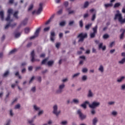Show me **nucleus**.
I'll return each mask as SVG.
<instances>
[{"label": "nucleus", "mask_w": 125, "mask_h": 125, "mask_svg": "<svg viewBox=\"0 0 125 125\" xmlns=\"http://www.w3.org/2000/svg\"><path fill=\"white\" fill-rule=\"evenodd\" d=\"M117 14L115 15L114 17V20H118L121 24H123V19L122 16V14L120 13L119 10L116 11Z\"/></svg>", "instance_id": "1"}, {"label": "nucleus", "mask_w": 125, "mask_h": 125, "mask_svg": "<svg viewBox=\"0 0 125 125\" xmlns=\"http://www.w3.org/2000/svg\"><path fill=\"white\" fill-rule=\"evenodd\" d=\"M65 88V84L62 83L59 85V89L56 91V93L59 94L63 92V90Z\"/></svg>", "instance_id": "2"}, {"label": "nucleus", "mask_w": 125, "mask_h": 125, "mask_svg": "<svg viewBox=\"0 0 125 125\" xmlns=\"http://www.w3.org/2000/svg\"><path fill=\"white\" fill-rule=\"evenodd\" d=\"M42 5H43L42 3H40L39 4V8H38V10L32 12V14H35V13H36L37 15L41 14L42 11Z\"/></svg>", "instance_id": "3"}, {"label": "nucleus", "mask_w": 125, "mask_h": 125, "mask_svg": "<svg viewBox=\"0 0 125 125\" xmlns=\"http://www.w3.org/2000/svg\"><path fill=\"white\" fill-rule=\"evenodd\" d=\"M53 113L55 114V115H56V116H58L59 114H60L61 111L60 110H58V105L57 104H55L53 106Z\"/></svg>", "instance_id": "4"}, {"label": "nucleus", "mask_w": 125, "mask_h": 125, "mask_svg": "<svg viewBox=\"0 0 125 125\" xmlns=\"http://www.w3.org/2000/svg\"><path fill=\"white\" fill-rule=\"evenodd\" d=\"M87 37V34L86 33H81L78 35V38H79V42H83L85 38Z\"/></svg>", "instance_id": "5"}, {"label": "nucleus", "mask_w": 125, "mask_h": 125, "mask_svg": "<svg viewBox=\"0 0 125 125\" xmlns=\"http://www.w3.org/2000/svg\"><path fill=\"white\" fill-rule=\"evenodd\" d=\"M100 105V103L98 102H93L91 104H89V107L92 109H94Z\"/></svg>", "instance_id": "6"}, {"label": "nucleus", "mask_w": 125, "mask_h": 125, "mask_svg": "<svg viewBox=\"0 0 125 125\" xmlns=\"http://www.w3.org/2000/svg\"><path fill=\"white\" fill-rule=\"evenodd\" d=\"M77 114L78 115H79L81 120H84L85 119H86V115H83L82 112V110L81 109H78L77 110Z\"/></svg>", "instance_id": "7"}, {"label": "nucleus", "mask_w": 125, "mask_h": 125, "mask_svg": "<svg viewBox=\"0 0 125 125\" xmlns=\"http://www.w3.org/2000/svg\"><path fill=\"white\" fill-rule=\"evenodd\" d=\"M93 32H91L90 34V37L91 39L95 37V35L97 33V25H96L94 28H93Z\"/></svg>", "instance_id": "8"}, {"label": "nucleus", "mask_w": 125, "mask_h": 125, "mask_svg": "<svg viewBox=\"0 0 125 125\" xmlns=\"http://www.w3.org/2000/svg\"><path fill=\"white\" fill-rule=\"evenodd\" d=\"M90 12H91V13H93L92 16L91 21H94V20H95V18H96V10L94 9H92L90 10Z\"/></svg>", "instance_id": "9"}, {"label": "nucleus", "mask_w": 125, "mask_h": 125, "mask_svg": "<svg viewBox=\"0 0 125 125\" xmlns=\"http://www.w3.org/2000/svg\"><path fill=\"white\" fill-rule=\"evenodd\" d=\"M12 12H13V10L12 9H9L8 10V16L7 18L6 19V21H12L11 20H10V15L12 14Z\"/></svg>", "instance_id": "10"}, {"label": "nucleus", "mask_w": 125, "mask_h": 125, "mask_svg": "<svg viewBox=\"0 0 125 125\" xmlns=\"http://www.w3.org/2000/svg\"><path fill=\"white\" fill-rule=\"evenodd\" d=\"M41 31V28H38L36 29V31L35 33V34L34 36H31L30 38V40H33V39H35V38H37L38 36H39V33H40V31Z\"/></svg>", "instance_id": "11"}, {"label": "nucleus", "mask_w": 125, "mask_h": 125, "mask_svg": "<svg viewBox=\"0 0 125 125\" xmlns=\"http://www.w3.org/2000/svg\"><path fill=\"white\" fill-rule=\"evenodd\" d=\"M50 40L51 42H54L55 40V33L54 31L51 32Z\"/></svg>", "instance_id": "12"}, {"label": "nucleus", "mask_w": 125, "mask_h": 125, "mask_svg": "<svg viewBox=\"0 0 125 125\" xmlns=\"http://www.w3.org/2000/svg\"><path fill=\"white\" fill-rule=\"evenodd\" d=\"M89 105V102L86 101L85 102H84L83 104H82L81 106V107H83V109H86V104Z\"/></svg>", "instance_id": "13"}, {"label": "nucleus", "mask_w": 125, "mask_h": 125, "mask_svg": "<svg viewBox=\"0 0 125 125\" xmlns=\"http://www.w3.org/2000/svg\"><path fill=\"white\" fill-rule=\"evenodd\" d=\"M80 58L82 59V60L80 61L79 64L80 65H83V62H84V61L85 60V56H82L80 57Z\"/></svg>", "instance_id": "14"}, {"label": "nucleus", "mask_w": 125, "mask_h": 125, "mask_svg": "<svg viewBox=\"0 0 125 125\" xmlns=\"http://www.w3.org/2000/svg\"><path fill=\"white\" fill-rule=\"evenodd\" d=\"M31 61L32 62H35L36 60L35 59V51H32L31 53Z\"/></svg>", "instance_id": "15"}, {"label": "nucleus", "mask_w": 125, "mask_h": 125, "mask_svg": "<svg viewBox=\"0 0 125 125\" xmlns=\"http://www.w3.org/2000/svg\"><path fill=\"white\" fill-rule=\"evenodd\" d=\"M102 49L105 50L106 49V46H103V43H100L99 45V49Z\"/></svg>", "instance_id": "16"}, {"label": "nucleus", "mask_w": 125, "mask_h": 125, "mask_svg": "<svg viewBox=\"0 0 125 125\" xmlns=\"http://www.w3.org/2000/svg\"><path fill=\"white\" fill-rule=\"evenodd\" d=\"M94 94H93V93H92V91H91V90H89L88 92V97H93Z\"/></svg>", "instance_id": "17"}, {"label": "nucleus", "mask_w": 125, "mask_h": 125, "mask_svg": "<svg viewBox=\"0 0 125 125\" xmlns=\"http://www.w3.org/2000/svg\"><path fill=\"white\" fill-rule=\"evenodd\" d=\"M121 32H122V33L120 35V39L121 40H123V39H124V35H125V30L124 29H122L121 30Z\"/></svg>", "instance_id": "18"}, {"label": "nucleus", "mask_w": 125, "mask_h": 125, "mask_svg": "<svg viewBox=\"0 0 125 125\" xmlns=\"http://www.w3.org/2000/svg\"><path fill=\"white\" fill-rule=\"evenodd\" d=\"M98 70L101 73H103L104 72V66L103 65H100Z\"/></svg>", "instance_id": "19"}, {"label": "nucleus", "mask_w": 125, "mask_h": 125, "mask_svg": "<svg viewBox=\"0 0 125 125\" xmlns=\"http://www.w3.org/2000/svg\"><path fill=\"white\" fill-rule=\"evenodd\" d=\"M125 79V76H121L120 78L117 79L118 83H122Z\"/></svg>", "instance_id": "20"}, {"label": "nucleus", "mask_w": 125, "mask_h": 125, "mask_svg": "<svg viewBox=\"0 0 125 125\" xmlns=\"http://www.w3.org/2000/svg\"><path fill=\"white\" fill-rule=\"evenodd\" d=\"M98 122V119H97L96 117L94 118L92 121L93 125H96V124H97Z\"/></svg>", "instance_id": "21"}, {"label": "nucleus", "mask_w": 125, "mask_h": 125, "mask_svg": "<svg viewBox=\"0 0 125 125\" xmlns=\"http://www.w3.org/2000/svg\"><path fill=\"white\" fill-rule=\"evenodd\" d=\"M54 16H55V15H53L51 18H50V19L47 21L45 23V24L46 25H48V24H49V23H50V22L51 21V20L53 19V18H54Z\"/></svg>", "instance_id": "22"}, {"label": "nucleus", "mask_w": 125, "mask_h": 125, "mask_svg": "<svg viewBox=\"0 0 125 125\" xmlns=\"http://www.w3.org/2000/svg\"><path fill=\"white\" fill-rule=\"evenodd\" d=\"M72 103L78 104L80 103V100H79L78 99H74L72 100Z\"/></svg>", "instance_id": "23"}, {"label": "nucleus", "mask_w": 125, "mask_h": 125, "mask_svg": "<svg viewBox=\"0 0 125 125\" xmlns=\"http://www.w3.org/2000/svg\"><path fill=\"white\" fill-rule=\"evenodd\" d=\"M33 108L35 110V111H40V110H41V108H40V107L37 106V105H33Z\"/></svg>", "instance_id": "24"}, {"label": "nucleus", "mask_w": 125, "mask_h": 125, "mask_svg": "<svg viewBox=\"0 0 125 125\" xmlns=\"http://www.w3.org/2000/svg\"><path fill=\"white\" fill-rule=\"evenodd\" d=\"M54 63V61H49L47 62L48 66H52Z\"/></svg>", "instance_id": "25"}, {"label": "nucleus", "mask_w": 125, "mask_h": 125, "mask_svg": "<svg viewBox=\"0 0 125 125\" xmlns=\"http://www.w3.org/2000/svg\"><path fill=\"white\" fill-rule=\"evenodd\" d=\"M18 13H19V12L16 11V12H15V13L13 14L14 17L16 19H18V16H17L18 15Z\"/></svg>", "instance_id": "26"}, {"label": "nucleus", "mask_w": 125, "mask_h": 125, "mask_svg": "<svg viewBox=\"0 0 125 125\" xmlns=\"http://www.w3.org/2000/svg\"><path fill=\"white\" fill-rule=\"evenodd\" d=\"M0 17L1 18V20H3L4 17L3 16V11H2L0 12Z\"/></svg>", "instance_id": "27"}, {"label": "nucleus", "mask_w": 125, "mask_h": 125, "mask_svg": "<svg viewBox=\"0 0 125 125\" xmlns=\"http://www.w3.org/2000/svg\"><path fill=\"white\" fill-rule=\"evenodd\" d=\"M118 63L119 64H125V58L122 59L121 60L119 61Z\"/></svg>", "instance_id": "28"}, {"label": "nucleus", "mask_w": 125, "mask_h": 125, "mask_svg": "<svg viewBox=\"0 0 125 125\" xmlns=\"http://www.w3.org/2000/svg\"><path fill=\"white\" fill-rule=\"evenodd\" d=\"M82 81H83V82H85V81L87 80V76L86 75L83 76L82 78Z\"/></svg>", "instance_id": "29"}, {"label": "nucleus", "mask_w": 125, "mask_h": 125, "mask_svg": "<svg viewBox=\"0 0 125 125\" xmlns=\"http://www.w3.org/2000/svg\"><path fill=\"white\" fill-rule=\"evenodd\" d=\"M67 11H68L69 14H74L75 13V11L70 10V8L67 9Z\"/></svg>", "instance_id": "30"}, {"label": "nucleus", "mask_w": 125, "mask_h": 125, "mask_svg": "<svg viewBox=\"0 0 125 125\" xmlns=\"http://www.w3.org/2000/svg\"><path fill=\"white\" fill-rule=\"evenodd\" d=\"M10 123H11V120H10V119H8L6 121L4 125H10Z\"/></svg>", "instance_id": "31"}, {"label": "nucleus", "mask_w": 125, "mask_h": 125, "mask_svg": "<svg viewBox=\"0 0 125 125\" xmlns=\"http://www.w3.org/2000/svg\"><path fill=\"white\" fill-rule=\"evenodd\" d=\"M68 124V121H63L61 123V125H67Z\"/></svg>", "instance_id": "32"}, {"label": "nucleus", "mask_w": 125, "mask_h": 125, "mask_svg": "<svg viewBox=\"0 0 125 125\" xmlns=\"http://www.w3.org/2000/svg\"><path fill=\"white\" fill-rule=\"evenodd\" d=\"M9 74V71L7 70L6 72H5V73L3 75V77H6L7 76H8Z\"/></svg>", "instance_id": "33"}, {"label": "nucleus", "mask_w": 125, "mask_h": 125, "mask_svg": "<svg viewBox=\"0 0 125 125\" xmlns=\"http://www.w3.org/2000/svg\"><path fill=\"white\" fill-rule=\"evenodd\" d=\"M92 25V23H90V24H87L86 26H85V29L86 30H88V29H89L91 27V25Z\"/></svg>", "instance_id": "34"}, {"label": "nucleus", "mask_w": 125, "mask_h": 125, "mask_svg": "<svg viewBox=\"0 0 125 125\" xmlns=\"http://www.w3.org/2000/svg\"><path fill=\"white\" fill-rule=\"evenodd\" d=\"M88 5H89V2H88V1H86L84 4V8H86V7H88Z\"/></svg>", "instance_id": "35"}, {"label": "nucleus", "mask_w": 125, "mask_h": 125, "mask_svg": "<svg viewBox=\"0 0 125 125\" xmlns=\"http://www.w3.org/2000/svg\"><path fill=\"white\" fill-rule=\"evenodd\" d=\"M24 31L25 34H28V33H30V28L29 27L25 28Z\"/></svg>", "instance_id": "36"}, {"label": "nucleus", "mask_w": 125, "mask_h": 125, "mask_svg": "<svg viewBox=\"0 0 125 125\" xmlns=\"http://www.w3.org/2000/svg\"><path fill=\"white\" fill-rule=\"evenodd\" d=\"M113 4L112 3H108V4H105L104 6L105 8H107V7H110V6H112Z\"/></svg>", "instance_id": "37"}, {"label": "nucleus", "mask_w": 125, "mask_h": 125, "mask_svg": "<svg viewBox=\"0 0 125 125\" xmlns=\"http://www.w3.org/2000/svg\"><path fill=\"white\" fill-rule=\"evenodd\" d=\"M80 73H76V74H75L74 75H73L72 76V78H73V79L75 78H77V77H79V76H80Z\"/></svg>", "instance_id": "38"}, {"label": "nucleus", "mask_w": 125, "mask_h": 125, "mask_svg": "<svg viewBox=\"0 0 125 125\" xmlns=\"http://www.w3.org/2000/svg\"><path fill=\"white\" fill-rule=\"evenodd\" d=\"M17 51V49H14L12 50L9 53V54H13L15 52H16Z\"/></svg>", "instance_id": "39"}, {"label": "nucleus", "mask_w": 125, "mask_h": 125, "mask_svg": "<svg viewBox=\"0 0 125 125\" xmlns=\"http://www.w3.org/2000/svg\"><path fill=\"white\" fill-rule=\"evenodd\" d=\"M20 36H21V33H16L15 34V37L16 38H19V37H20Z\"/></svg>", "instance_id": "40"}, {"label": "nucleus", "mask_w": 125, "mask_h": 125, "mask_svg": "<svg viewBox=\"0 0 125 125\" xmlns=\"http://www.w3.org/2000/svg\"><path fill=\"white\" fill-rule=\"evenodd\" d=\"M120 89H121V90H125V84H123L121 85Z\"/></svg>", "instance_id": "41"}, {"label": "nucleus", "mask_w": 125, "mask_h": 125, "mask_svg": "<svg viewBox=\"0 0 125 125\" xmlns=\"http://www.w3.org/2000/svg\"><path fill=\"white\" fill-rule=\"evenodd\" d=\"M115 103H116L115 101H110L108 103V105H115Z\"/></svg>", "instance_id": "42"}, {"label": "nucleus", "mask_w": 125, "mask_h": 125, "mask_svg": "<svg viewBox=\"0 0 125 125\" xmlns=\"http://www.w3.org/2000/svg\"><path fill=\"white\" fill-rule=\"evenodd\" d=\"M28 21V19H25L21 23L22 25H26Z\"/></svg>", "instance_id": "43"}, {"label": "nucleus", "mask_w": 125, "mask_h": 125, "mask_svg": "<svg viewBox=\"0 0 125 125\" xmlns=\"http://www.w3.org/2000/svg\"><path fill=\"white\" fill-rule=\"evenodd\" d=\"M111 114L112 115V116H117V115H118V112L116 111H113L111 112Z\"/></svg>", "instance_id": "44"}, {"label": "nucleus", "mask_w": 125, "mask_h": 125, "mask_svg": "<svg viewBox=\"0 0 125 125\" xmlns=\"http://www.w3.org/2000/svg\"><path fill=\"white\" fill-rule=\"evenodd\" d=\"M43 114V111L42 110H41L40 109L38 112V116H42V115Z\"/></svg>", "instance_id": "45"}, {"label": "nucleus", "mask_w": 125, "mask_h": 125, "mask_svg": "<svg viewBox=\"0 0 125 125\" xmlns=\"http://www.w3.org/2000/svg\"><path fill=\"white\" fill-rule=\"evenodd\" d=\"M8 27H13V25H11L10 23L6 24V25L5 26V29H8Z\"/></svg>", "instance_id": "46"}, {"label": "nucleus", "mask_w": 125, "mask_h": 125, "mask_svg": "<svg viewBox=\"0 0 125 125\" xmlns=\"http://www.w3.org/2000/svg\"><path fill=\"white\" fill-rule=\"evenodd\" d=\"M47 60H48V59L46 58L44 60H43L42 62V64H45L46 63V62H47Z\"/></svg>", "instance_id": "47"}, {"label": "nucleus", "mask_w": 125, "mask_h": 125, "mask_svg": "<svg viewBox=\"0 0 125 125\" xmlns=\"http://www.w3.org/2000/svg\"><path fill=\"white\" fill-rule=\"evenodd\" d=\"M66 24V21H62L60 23V25L62 26H64V25Z\"/></svg>", "instance_id": "48"}, {"label": "nucleus", "mask_w": 125, "mask_h": 125, "mask_svg": "<svg viewBox=\"0 0 125 125\" xmlns=\"http://www.w3.org/2000/svg\"><path fill=\"white\" fill-rule=\"evenodd\" d=\"M35 76H33L29 81V83H33V81H34V80H35Z\"/></svg>", "instance_id": "49"}, {"label": "nucleus", "mask_w": 125, "mask_h": 125, "mask_svg": "<svg viewBox=\"0 0 125 125\" xmlns=\"http://www.w3.org/2000/svg\"><path fill=\"white\" fill-rule=\"evenodd\" d=\"M87 71H88V69L86 68H83L82 69L83 73H86Z\"/></svg>", "instance_id": "50"}, {"label": "nucleus", "mask_w": 125, "mask_h": 125, "mask_svg": "<svg viewBox=\"0 0 125 125\" xmlns=\"http://www.w3.org/2000/svg\"><path fill=\"white\" fill-rule=\"evenodd\" d=\"M33 7H34V5H33V4H31L28 8L29 11L32 10V9H33Z\"/></svg>", "instance_id": "51"}, {"label": "nucleus", "mask_w": 125, "mask_h": 125, "mask_svg": "<svg viewBox=\"0 0 125 125\" xmlns=\"http://www.w3.org/2000/svg\"><path fill=\"white\" fill-rule=\"evenodd\" d=\"M121 5V3H116L114 5V7H119Z\"/></svg>", "instance_id": "52"}, {"label": "nucleus", "mask_w": 125, "mask_h": 125, "mask_svg": "<svg viewBox=\"0 0 125 125\" xmlns=\"http://www.w3.org/2000/svg\"><path fill=\"white\" fill-rule=\"evenodd\" d=\"M62 12H63V10L62 9H61L58 11L57 14H58L59 15H60V14H62Z\"/></svg>", "instance_id": "53"}, {"label": "nucleus", "mask_w": 125, "mask_h": 125, "mask_svg": "<svg viewBox=\"0 0 125 125\" xmlns=\"http://www.w3.org/2000/svg\"><path fill=\"white\" fill-rule=\"evenodd\" d=\"M15 76H19V78L22 79V77H21V76L19 75V72H17L15 73Z\"/></svg>", "instance_id": "54"}, {"label": "nucleus", "mask_w": 125, "mask_h": 125, "mask_svg": "<svg viewBox=\"0 0 125 125\" xmlns=\"http://www.w3.org/2000/svg\"><path fill=\"white\" fill-rule=\"evenodd\" d=\"M103 38L104 39H108V38H109V35L108 34H104L103 36Z\"/></svg>", "instance_id": "55"}, {"label": "nucleus", "mask_w": 125, "mask_h": 125, "mask_svg": "<svg viewBox=\"0 0 125 125\" xmlns=\"http://www.w3.org/2000/svg\"><path fill=\"white\" fill-rule=\"evenodd\" d=\"M49 29H50V27H45V28L44 29V32H47V31H49Z\"/></svg>", "instance_id": "56"}, {"label": "nucleus", "mask_w": 125, "mask_h": 125, "mask_svg": "<svg viewBox=\"0 0 125 125\" xmlns=\"http://www.w3.org/2000/svg\"><path fill=\"white\" fill-rule=\"evenodd\" d=\"M79 24H80V27H83V21H79Z\"/></svg>", "instance_id": "57"}, {"label": "nucleus", "mask_w": 125, "mask_h": 125, "mask_svg": "<svg viewBox=\"0 0 125 125\" xmlns=\"http://www.w3.org/2000/svg\"><path fill=\"white\" fill-rule=\"evenodd\" d=\"M15 109H19V108H20V104H17L15 107Z\"/></svg>", "instance_id": "58"}, {"label": "nucleus", "mask_w": 125, "mask_h": 125, "mask_svg": "<svg viewBox=\"0 0 125 125\" xmlns=\"http://www.w3.org/2000/svg\"><path fill=\"white\" fill-rule=\"evenodd\" d=\"M31 91H32V92H35V91H36V87H33L31 88Z\"/></svg>", "instance_id": "59"}, {"label": "nucleus", "mask_w": 125, "mask_h": 125, "mask_svg": "<svg viewBox=\"0 0 125 125\" xmlns=\"http://www.w3.org/2000/svg\"><path fill=\"white\" fill-rule=\"evenodd\" d=\"M68 81V78H65L62 79V83H66Z\"/></svg>", "instance_id": "60"}, {"label": "nucleus", "mask_w": 125, "mask_h": 125, "mask_svg": "<svg viewBox=\"0 0 125 125\" xmlns=\"http://www.w3.org/2000/svg\"><path fill=\"white\" fill-rule=\"evenodd\" d=\"M59 46H60V43H57L56 44V47H57V48H59Z\"/></svg>", "instance_id": "61"}, {"label": "nucleus", "mask_w": 125, "mask_h": 125, "mask_svg": "<svg viewBox=\"0 0 125 125\" xmlns=\"http://www.w3.org/2000/svg\"><path fill=\"white\" fill-rule=\"evenodd\" d=\"M34 122V119L29 120L28 123L29 124H32Z\"/></svg>", "instance_id": "62"}, {"label": "nucleus", "mask_w": 125, "mask_h": 125, "mask_svg": "<svg viewBox=\"0 0 125 125\" xmlns=\"http://www.w3.org/2000/svg\"><path fill=\"white\" fill-rule=\"evenodd\" d=\"M68 4H69V2H68V1H65L64 3V5H65V6H68Z\"/></svg>", "instance_id": "63"}, {"label": "nucleus", "mask_w": 125, "mask_h": 125, "mask_svg": "<svg viewBox=\"0 0 125 125\" xmlns=\"http://www.w3.org/2000/svg\"><path fill=\"white\" fill-rule=\"evenodd\" d=\"M10 115L11 116H13V112H12V110L11 109L10 110Z\"/></svg>", "instance_id": "64"}]
</instances>
